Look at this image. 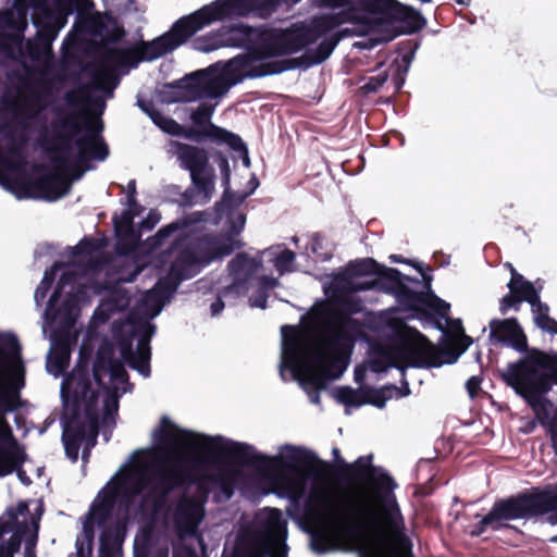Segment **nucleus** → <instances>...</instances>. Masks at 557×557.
<instances>
[{
    "label": "nucleus",
    "instance_id": "f257e3e1",
    "mask_svg": "<svg viewBox=\"0 0 557 557\" xmlns=\"http://www.w3.org/2000/svg\"><path fill=\"white\" fill-rule=\"evenodd\" d=\"M348 13H330L315 16L309 24L297 22L289 27L272 29L261 40V50L269 57H286L298 52V58L268 61L257 52L238 54L227 62L221 61L197 70L174 83L176 92L172 102H194L205 98L219 99L233 86L245 79L281 74L290 70H308L330 59L338 44L345 38L363 37L354 47L372 50L380 44L389 42L400 35H411L426 25L423 15L413 21H354L350 26Z\"/></svg>",
    "mask_w": 557,
    "mask_h": 557
},
{
    "label": "nucleus",
    "instance_id": "f03ea898",
    "mask_svg": "<svg viewBox=\"0 0 557 557\" xmlns=\"http://www.w3.org/2000/svg\"><path fill=\"white\" fill-rule=\"evenodd\" d=\"M166 429L184 436L185 445L199 462H231L258 471H267L272 467L280 468L284 472L273 491L276 496L288 499L295 506L304 500L308 507L334 520L344 519L325 475L330 465L312 449L286 443L277 447L276 455L270 456L245 442H237L220 434L209 435L182 429L168 416L161 418L159 428L152 433L153 440L162 445L174 442Z\"/></svg>",
    "mask_w": 557,
    "mask_h": 557
},
{
    "label": "nucleus",
    "instance_id": "7ed1b4c3",
    "mask_svg": "<svg viewBox=\"0 0 557 557\" xmlns=\"http://www.w3.org/2000/svg\"><path fill=\"white\" fill-rule=\"evenodd\" d=\"M358 323L351 317L331 313L321 321L317 336V360L320 368L307 374V354L298 338L294 335L295 326L282 325V345L278 372L282 381H295L308 393L312 404L320 403V392L331 381L338 380L347 370L355 341L352 333Z\"/></svg>",
    "mask_w": 557,
    "mask_h": 557
},
{
    "label": "nucleus",
    "instance_id": "20e7f679",
    "mask_svg": "<svg viewBox=\"0 0 557 557\" xmlns=\"http://www.w3.org/2000/svg\"><path fill=\"white\" fill-rule=\"evenodd\" d=\"M195 483L193 471L177 459L170 463L156 461L144 465L136 473L124 482H117L109 491L104 486L83 520L82 533L75 541L77 557H91L95 524L103 528L111 518L115 504L120 503L128 509L143 495V503L153 512H158L165 508L173 491Z\"/></svg>",
    "mask_w": 557,
    "mask_h": 557
},
{
    "label": "nucleus",
    "instance_id": "39448f33",
    "mask_svg": "<svg viewBox=\"0 0 557 557\" xmlns=\"http://www.w3.org/2000/svg\"><path fill=\"white\" fill-rule=\"evenodd\" d=\"M52 111L53 119L49 123L45 106L26 107L21 111V125L38 128L48 139L51 162L69 172L73 181H78L89 169L83 168L89 159L101 162L109 156L102 137L103 122L97 119L82 127L76 116L62 107H53Z\"/></svg>",
    "mask_w": 557,
    "mask_h": 557
},
{
    "label": "nucleus",
    "instance_id": "423d86ee",
    "mask_svg": "<svg viewBox=\"0 0 557 557\" xmlns=\"http://www.w3.org/2000/svg\"><path fill=\"white\" fill-rule=\"evenodd\" d=\"M95 268L90 260L84 264L73 263L64 267L42 313L41 331L44 336L47 335V330L50 327V348L46 358V370L54 377L63 376L64 380L75 370L73 369L69 374L64 373L70 363L72 348L78 336L75 323L79 313V294H83V290L77 281ZM81 354H83L82 358L87 362L88 369L90 351L82 346L77 361L81 359ZM87 376L90 381L88 371Z\"/></svg>",
    "mask_w": 557,
    "mask_h": 557
},
{
    "label": "nucleus",
    "instance_id": "0eeeda50",
    "mask_svg": "<svg viewBox=\"0 0 557 557\" xmlns=\"http://www.w3.org/2000/svg\"><path fill=\"white\" fill-rule=\"evenodd\" d=\"M15 0L16 14L0 17V25L12 33H3L0 48L14 60L28 59L34 63L44 62L52 57V44L61 29L66 25L73 8L59 0H29L28 7L34 10L32 24L37 32L34 38L25 40L24 33L28 26L27 7H18Z\"/></svg>",
    "mask_w": 557,
    "mask_h": 557
},
{
    "label": "nucleus",
    "instance_id": "6e6552de",
    "mask_svg": "<svg viewBox=\"0 0 557 557\" xmlns=\"http://www.w3.org/2000/svg\"><path fill=\"white\" fill-rule=\"evenodd\" d=\"M60 397L63 406L61 440L65 455L73 462L77 461L84 442L82 459L86 462L99 434V394L91 388L87 362L83 358L73 373L62 380Z\"/></svg>",
    "mask_w": 557,
    "mask_h": 557
},
{
    "label": "nucleus",
    "instance_id": "1a4fd4ad",
    "mask_svg": "<svg viewBox=\"0 0 557 557\" xmlns=\"http://www.w3.org/2000/svg\"><path fill=\"white\" fill-rule=\"evenodd\" d=\"M202 221V212H191L163 225L153 236L145 240L144 246H146L147 251H152L161 247L170 236L178 233L174 240V246L182 249L178 251L168 275L164 277L172 285L177 284V288L183 281L196 276L211 262L223 259L232 253V247H227L223 242H209L205 235L196 236L198 225Z\"/></svg>",
    "mask_w": 557,
    "mask_h": 557
},
{
    "label": "nucleus",
    "instance_id": "9d476101",
    "mask_svg": "<svg viewBox=\"0 0 557 557\" xmlns=\"http://www.w3.org/2000/svg\"><path fill=\"white\" fill-rule=\"evenodd\" d=\"M176 290L177 285H172L169 280H158L153 287L144 294L137 306L139 319L134 320L131 315L120 330L115 331L121 361L145 379L151 373L150 341L157 331L156 324L150 321L161 313Z\"/></svg>",
    "mask_w": 557,
    "mask_h": 557
},
{
    "label": "nucleus",
    "instance_id": "9b49d317",
    "mask_svg": "<svg viewBox=\"0 0 557 557\" xmlns=\"http://www.w3.org/2000/svg\"><path fill=\"white\" fill-rule=\"evenodd\" d=\"M257 2L258 0H214L202 5L175 21L169 32L150 41H143L137 51L138 60L133 66L135 67L139 61H153L172 52L196 33L216 22L248 16L249 12L256 9L261 15L273 9L272 2H269L270 4L260 10L255 7Z\"/></svg>",
    "mask_w": 557,
    "mask_h": 557
},
{
    "label": "nucleus",
    "instance_id": "f8f14e48",
    "mask_svg": "<svg viewBox=\"0 0 557 557\" xmlns=\"http://www.w3.org/2000/svg\"><path fill=\"white\" fill-rule=\"evenodd\" d=\"M92 377L99 387L106 389L102 400L103 412L101 419L99 418V433L108 443L115 426L120 397L133 391L125 366L115 357V348L109 341H103L97 349Z\"/></svg>",
    "mask_w": 557,
    "mask_h": 557
},
{
    "label": "nucleus",
    "instance_id": "ddd939ff",
    "mask_svg": "<svg viewBox=\"0 0 557 557\" xmlns=\"http://www.w3.org/2000/svg\"><path fill=\"white\" fill-rule=\"evenodd\" d=\"M400 355L405 366L395 363L394 358L385 350L375 352L370 360V370L375 373L386 372L389 368L398 369L403 375L407 368L416 369H431L440 368L444 363H453L455 359L450 361H444L442 354L437 351L434 345L421 333L412 342H406L400 347Z\"/></svg>",
    "mask_w": 557,
    "mask_h": 557
},
{
    "label": "nucleus",
    "instance_id": "4468645a",
    "mask_svg": "<svg viewBox=\"0 0 557 557\" xmlns=\"http://www.w3.org/2000/svg\"><path fill=\"white\" fill-rule=\"evenodd\" d=\"M362 10L372 16H364L357 21H413L417 15H423L414 8L404 4L398 0H358ZM319 8H347L355 9L352 0H311Z\"/></svg>",
    "mask_w": 557,
    "mask_h": 557
},
{
    "label": "nucleus",
    "instance_id": "2eb2a0df",
    "mask_svg": "<svg viewBox=\"0 0 557 557\" xmlns=\"http://www.w3.org/2000/svg\"><path fill=\"white\" fill-rule=\"evenodd\" d=\"M170 147L178 166L189 173L191 183L203 190L211 187V181L216 180V174L205 148L178 140H172Z\"/></svg>",
    "mask_w": 557,
    "mask_h": 557
},
{
    "label": "nucleus",
    "instance_id": "dca6fc26",
    "mask_svg": "<svg viewBox=\"0 0 557 557\" xmlns=\"http://www.w3.org/2000/svg\"><path fill=\"white\" fill-rule=\"evenodd\" d=\"M383 275L385 280H375L374 289L393 295L400 306L411 311H418L426 302V297L418 290L419 278L405 275L395 268H384Z\"/></svg>",
    "mask_w": 557,
    "mask_h": 557
},
{
    "label": "nucleus",
    "instance_id": "f3484780",
    "mask_svg": "<svg viewBox=\"0 0 557 557\" xmlns=\"http://www.w3.org/2000/svg\"><path fill=\"white\" fill-rule=\"evenodd\" d=\"M209 488L203 482L197 484V495L184 493L175 503L173 511L174 524L181 536H197L202 522L208 500Z\"/></svg>",
    "mask_w": 557,
    "mask_h": 557
},
{
    "label": "nucleus",
    "instance_id": "a211bd4d",
    "mask_svg": "<svg viewBox=\"0 0 557 557\" xmlns=\"http://www.w3.org/2000/svg\"><path fill=\"white\" fill-rule=\"evenodd\" d=\"M42 513L44 505L41 502L36 503L32 513L26 500H21L15 507L7 509V515L14 521L15 528L10 539L0 543V557H14L20 552L23 541L24 546L26 545V540L34 531L36 521V527H39Z\"/></svg>",
    "mask_w": 557,
    "mask_h": 557
},
{
    "label": "nucleus",
    "instance_id": "6ab92c4d",
    "mask_svg": "<svg viewBox=\"0 0 557 557\" xmlns=\"http://www.w3.org/2000/svg\"><path fill=\"white\" fill-rule=\"evenodd\" d=\"M253 34V27L239 23L222 26L195 37L191 48L195 51L210 53L221 48H240L247 46Z\"/></svg>",
    "mask_w": 557,
    "mask_h": 557
},
{
    "label": "nucleus",
    "instance_id": "aec40b11",
    "mask_svg": "<svg viewBox=\"0 0 557 557\" xmlns=\"http://www.w3.org/2000/svg\"><path fill=\"white\" fill-rule=\"evenodd\" d=\"M214 112L213 106L200 104L190 114L193 124L207 131L208 138L219 144L227 145L233 151L237 152L245 168H250L251 162L247 145L242 137L225 128L216 126L211 122Z\"/></svg>",
    "mask_w": 557,
    "mask_h": 557
},
{
    "label": "nucleus",
    "instance_id": "412c9836",
    "mask_svg": "<svg viewBox=\"0 0 557 557\" xmlns=\"http://www.w3.org/2000/svg\"><path fill=\"white\" fill-rule=\"evenodd\" d=\"M60 171L62 173L53 172L46 175L41 180L40 188L42 194L38 196V198L46 201H55L70 193L72 183L74 182L72 175L64 170ZM0 186L13 194L18 200L37 198V196L33 195L28 186H15L8 177L2 174H0Z\"/></svg>",
    "mask_w": 557,
    "mask_h": 557
},
{
    "label": "nucleus",
    "instance_id": "4be33fe9",
    "mask_svg": "<svg viewBox=\"0 0 557 557\" xmlns=\"http://www.w3.org/2000/svg\"><path fill=\"white\" fill-rule=\"evenodd\" d=\"M535 506L532 503L529 491H522L508 497L498 498L490 509L498 527L502 529H515L510 521L531 520L535 518Z\"/></svg>",
    "mask_w": 557,
    "mask_h": 557
},
{
    "label": "nucleus",
    "instance_id": "5701e85b",
    "mask_svg": "<svg viewBox=\"0 0 557 557\" xmlns=\"http://www.w3.org/2000/svg\"><path fill=\"white\" fill-rule=\"evenodd\" d=\"M90 8H92V3L89 0H84L83 9H79L77 3L75 4L76 23L81 25L85 33L102 41H117L124 35V32L117 27L115 21L108 14L85 12Z\"/></svg>",
    "mask_w": 557,
    "mask_h": 557
},
{
    "label": "nucleus",
    "instance_id": "b1692460",
    "mask_svg": "<svg viewBox=\"0 0 557 557\" xmlns=\"http://www.w3.org/2000/svg\"><path fill=\"white\" fill-rule=\"evenodd\" d=\"M114 233L116 237L114 247L115 253L120 257H124L125 262L131 263V272H122L117 281L122 283H133L144 270V265L139 264L134 258V253L140 245L141 230L139 227L137 228L135 225L122 228L115 225Z\"/></svg>",
    "mask_w": 557,
    "mask_h": 557
},
{
    "label": "nucleus",
    "instance_id": "393cba45",
    "mask_svg": "<svg viewBox=\"0 0 557 557\" xmlns=\"http://www.w3.org/2000/svg\"><path fill=\"white\" fill-rule=\"evenodd\" d=\"M502 376L508 386L512 387L528 401L536 393L535 381H544L537 369L525 359L510 362L503 371Z\"/></svg>",
    "mask_w": 557,
    "mask_h": 557
},
{
    "label": "nucleus",
    "instance_id": "a878e982",
    "mask_svg": "<svg viewBox=\"0 0 557 557\" xmlns=\"http://www.w3.org/2000/svg\"><path fill=\"white\" fill-rule=\"evenodd\" d=\"M488 329V341L492 345L500 344L518 352L527 351V337L516 318L492 319Z\"/></svg>",
    "mask_w": 557,
    "mask_h": 557
},
{
    "label": "nucleus",
    "instance_id": "bb28decb",
    "mask_svg": "<svg viewBox=\"0 0 557 557\" xmlns=\"http://www.w3.org/2000/svg\"><path fill=\"white\" fill-rule=\"evenodd\" d=\"M261 265L260 258H251L247 252H238L227 264L232 282L224 287L223 295L243 294Z\"/></svg>",
    "mask_w": 557,
    "mask_h": 557
},
{
    "label": "nucleus",
    "instance_id": "cd10ccee",
    "mask_svg": "<svg viewBox=\"0 0 557 557\" xmlns=\"http://www.w3.org/2000/svg\"><path fill=\"white\" fill-rule=\"evenodd\" d=\"M131 304V294L122 287H112L108 290L94 311L92 321L96 325L106 323L115 312H122Z\"/></svg>",
    "mask_w": 557,
    "mask_h": 557
},
{
    "label": "nucleus",
    "instance_id": "c85d7f7f",
    "mask_svg": "<svg viewBox=\"0 0 557 557\" xmlns=\"http://www.w3.org/2000/svg\"><path fill=\"white\" fill-rule=\"evenodd\" d=\"M216 164L221 172V182L223 187V194L220 201L214 205L215 213L221 219L222 215L228 212L233 206H239L246 199L247 195L236 196L231 189V166L228 158L219 153L216 156Z\"/></svg>",
    "mask_w": 557,
    "mask_h": 557
},
{
    "label": "nucleus",
    "instance_id": "c756f323",
    "mask_svg": "<svg viewBox=\"0 0 557 557\" xmlns=\"http://www.w3.org/2000/svg\"><path fill=\"white\" fill-rule=\"evenodd\" d=\"M331 288L334 295H347L358 292L371 290L375 288V280L356 281L355 276L346 265L344 271L334 273L329 286L324 289Z\"/></svg>",
    "mask_w": 557,
    "mask_h": 557
},
{
    "label": "nucleus",
    "instance_id": "7c9ffc66",
    "mask_svg": "<svg viewBox=\"0 0 557 557\" xmlns=\"http://www.w3.org/2000/svg\"><path fill=\"white\" fill-rule=\"evenodd\" d=\"M246 224V215L244 213H231L227 219V230L219 235H205L209 242H223L227 247H232V252L244 246V243L237 237L243 232Z\"/></svg>",
    "mask_w": 557,
    "mask_h": 557
},
{
    "label": "nucleus",
    "instance_id": "2f4dec72",
    "mask_svg": "<svg viewBox=\"0 0 557 557\" xmlns=\"http://www.w3.org/2000/svg\"><path fill=\"white\" fill-rule=\"evenodd\" d=\"M529 495L535 506V518L557 510V483L548 484L542 490L531 488Z\"/></svg>",
    "mask_w": 557,
    "mask_h": 557
},
{
    "label": "nucleus",
    "instance_id": "473e14b6",
    "mask_svg": "<svg viewBox=\"0 0 557 557\" xmlns=\"http://www.w3.org/2000/svg\"><path fill=\"white\" fill-rule=\"evenodd\" d=\"M372 455L361 456L355 461V466L359 469H368L372 481L386 492H394L397 487L395 480L381 467L372 465Z\"/></svg>",
    "mask_w": 557,
    "mask_h": 557
},
{
    "label": "nucleus",
    "instance_id": "72a5a7b5",
    "mask_svg": "<svg viewBox=\"0 0 557 557\" xmlns=\"http://www.w3.org/2000/svg\"><path fill=\"white\" fill-rule=\"evenodd\" d=\"M124 534L116 527L104 529L99 537V557H116L121 554Z\"/></svg>",
    "mask_w": 557,
    "mask_h": 557
},
{
    "label": "nucleus",
    "instance_id": "f704fd0d",
    "mask_svg": "<svg viewBox=\"0 0 557 557\" xmlns=\"http://www.w3.org/2000/svg\"><path fill=\"white\" fill-rule=\"evenodd\" d=\"M287 515L297 521L298 525L310 536V549L317 555H325L336 549L330 539L323 534L311 529L305 520L292 515L290 510H287Z\"/></svg>",
    "mask_w": 557,
    "mask_h": 557
},
{
    "label": "nucleus",
    "instance_id": "c9c22d12",
    "mask_svg": "<svg viewBox=\"0 0 557 557\" xmlns=\"http://www.w3.org/2000/svg\"><path fill=\"white\" fill-rule=\"evenodd\" d=\"M238 480L239 472L235 470H221L209 476V481L219 487L225 500L233 497Z\"/></svg>",
    "mask_w": 557,
    "mask_h": 557
},
{
    "label": "nucleus",
    "instance_id": "e433bc0d",
    "mask_svg": "<svg viewBox=\"0 0 557 557\" xmlns=\"http://www.w3.org/2000/svg\"><path fill=\"white\" fill-rule=\"evenodd\" d=\"M267 529L277 542V544L283 546V549L286 553V540L288 536L287 522L280 509H271L267 519Z\"/></svg>",
    "mask_w": 557,
    "mask_h": 557
},
{
    "label": "nucleus",
    "instance_id": "4c0bfd02",
    "mask_svg": "<svg viewBox=\"0 0 557 557\" xmlns=\"http://www.w3.org/2000/svg\"><path fill=\"white\" fill-rule=\"evenodd\" d=\"M1 132L4 135V138L8 140L7 144V152L10 157L14 158V169H23L26 166L27 162L25 157L22 153L23 145L25 144V139L18 140L13 132V129L10 127L9 124H3L0 127Z\"/></svg>",
    "mask_w": 557,
    "mask_h": 557
},
{
    "label": "nucleus",
    "instance_id": "58836bf2",
    "mask_svg": "<svg viewBox=\"0 0 557 557\" xmlns=\"http://www.w3.org/2000/svg\"><path fill=\"white\" fill-rule=\"evenodd\" d=\"M347 267L355 278L358 276L374 274L376 277L373 280H385L383 275V269L387 268L386 265L377 263L372 258H363L350 261L348 262Z\"/></svg>",
    "mask_w": 557,
    "mask_h": 557
},
{
    "label": "nucleus",
    "instance_id": "ea45409f",
    "mask_svg": "<svg viewBox=\"0 0 557 557\" xmlns=\"http://www.w3.org/2000/svg\"><path fill=\"white\" fill-rule=\"evenodd\" d=\"M215 193V181H211V187L201 189L197 185L190 182V186L185 189L182 194V199L187 206L194 205H207L212 199Z\"/></svg>",
    "mask_w": 557,
    "mask_h": 557
},
{
    "label": "nucleus",
    "instance_id": "a19ab883",
    "mask_svg": "<svg viewBox=\"0 0 557 557\" xmlns=\"http://www.w3.org/2000/svg\"><path fill=\"white\" fill-rule=\"evenodd\" d=\"M120 79L109 72H95L90 78L91 89L102 92L107 98H112Z\"/></svg>",
    "mask_w": 557,
    "mask_h": 557
},
{
    "label": "nucleus",
    "instance_id": "79ce46f5",
    "mask_svg": "<svg viewBox=\"0 0 557 557\" xmlns=\"http://www.w3.org/2000/svg\"><path fill=\"white\" fill-rule=\"evenodd\" d=\"M63 268V264L60 262H54L49 269L44 272L42 280L40 284L37 286L34 293V301L37 307L41 306V302L46 298L57 273Z\"/></svg>",
    "mask_w": 557,
    "mask_h": 557
},
{
    "label": "nucleus",
    "instance_id": "37998d69",
    "mask_svg": "<svg viewBox=\"0 0 557 557\" xmlns=\"http://www.w3.org/2000/svg\"><path fill=\"white\" fill-rule=\"evenodd\" d=\"M335 399L345 406L346 414H350V408H359L364 405V401L360 399L357 389L350 386L337 387L334 392Z\"/></svg>",
    "mask_w": 557,
    "mask_h": 557
},
{
    "label": "nucleus",
    "instance_id": "c03bdc74",
    "mask_svg": "<svg viewBox=\"0 0 557 557\" xmlns=\"http://www.w3.org/2000/svg\"><path fill=\"white\" fill-rule=\"evenodd\" d=\"M389 495L387 496V500H389V498H392V506L391 508L387 510V513H386V517H387V522L391 527V529L396 533V534H401L404 532V529H405V522H404V518L401 516V512H400V509L398 507V504L396 503V499L393 495V492H387Z\"/></svg>",
    "mask_w": 557,
    "mask_h": 557
},
{
    "label": "nucleus",
    "instance_id": "a18cd8bd",
    "mask_svg": "<svg viewBox=\"0 0 557 557\" xmlns=\"http://www.w3.org/2000/svg\"><path fill=\"white\" fill-rule=\"evenodd\" d=\"M389 398H392L391 386L385 385L381 388L369 389L368 398L363 401L364 405H372L379 409H383Z\"/></svg>",
    "mask_w": 557,
    "mask_h": 557
},
{
    "label": "nucleus",
    "instance_id": "49530a36",
    "mask_svg": "<svg viewBox=\"0 0 557 557\" xmlns=\"http://www.w3.org/2000/svg\"><path fill=\"white\" fill-rule=\"evenodd\" d=\"M510 293L517 296L520 302L525 301L530 305L539 302V292L530 281L523 282L520 286H517L515 292Z\"/></svg>",
    "mask_w": 557,
    "mask_h": 557
},
{
    "label": "nucleus",
    "instance_id": "de8ad7c7",
    "mask_svg": "<svg viewBox=\"0 0 557 557\" xmlns=\"http://www.w3.org/2000/svg\"><path fill=\"white\" fill-rule=\"evenodd\" d=\"M531 307L536 311V315L534 318L536 325L544 331L557 334V330H554L547 325V322H550V318L548 317V306L542 302L541 299L539 298V302L531 305ZM554 323L556 322L554 321Z\"/></svg>",
    "mask_w": 557,
    "mask_h": 557
},
{
    "label": "nucleus",
    "instance_id": "09e8293b",
    "mask_svg": "<svg viewBox=\"0 0 557 557\" xmlns=\"http://www.w3.org/2000/svg\"><path fill=\"white\" fill-rule=\"evenodd\" d=\"M139 213V207H128L123 209L120 215L112 216L113 228L116 226L127 227L134 226V219Z\"/></svg>",
    "mask_w": 557,
    "mask_h": 557
},
{
    "label": "nucleus",
    "instance_id": "8fccbe9b",
    "mask_svg": "<svg viewBox=\"0 0 557 557\" xmlns=\"http://www.w3.org/2000/svg\"><path fill=\"white\" fill-rule=\"evenodd\" d=\"M487 530L492 531H500V528L498 527L493 513L491 510L483 516L480 521L473 527L471 530L472 536H480L483 533H485Z\"/></svg>",
    "mask_w": 557,
    "mask_h": 557
},
{
    "label": "nucleus",
    "instance_id": "3c124183",
    "mask_svg": "<svg viewBox=\"0 0 557 557\" xmlns=\"http://www.w3.org/2000/svg\"><path fill=\"white\" fill-rule=\"evenodd\" d=\"M425 301L423 306L430 308L443 319L448 318V311L450 309L449 302L438 297L435 293L429 296Z\"/></svg>",
    "mask_w": 557,
    "mask_h": 557
},
{
    "label": "nucleus",
    "instance_id": "603ef678",
    "mask_svg": "<svg viewBox=\"0 0 557 557\" xmlns=\"http://www.w3.org/2000/svg\"><path fill=\"white\" fill-rule=\"evenodd\" d=\"M160 117H156L153 123L162 129L164 133L173 135V136H180L181 131L183 129V125L177 123L172 117L163 115L161 112L159 113Z\"/></svg>",
    "mask_w": 557,
    "mask_h": 557
},
{
    "label": "nucleus",
    "instance_id": "864d4df0",
    "mask_svg": "<svg viewBox=\"0 0 557 557\" xmlns=\"http://www.w3.org/2000/svg\"><path fill=\"white\" fill-rule=\"evenodd\" d=\"M160 117H156L153 123L162 129L164 133L173 135V136H180L181 131L183 129V125L177 123L172 117L163 115L161 112L159 113Z\"/></svg>",
    "mask_w": 557,
    "mask_h": 557
},
{
    "label": "nucleus",
    "instance_id": "5fc2aeb1",
    "mask_svg": "<svg viewBox=\"0 0 557 557\" xmlns=\"http://www.w3.org/2000/svg\"><path fill=\"white\" fill-rule=\"evenodd\" d=\"M301 0H258V2L256 3L255 7L259 8L260 10L265 7V4H270L269 2H272L273 4V9H271V11H269V13L267 14H260L259 10H252L249 12L248 15H253V16H258V17H261V18H265L268 16H270L273 12L276 11V9L282 4V3H286V4H297L298 2H300Z\"/></svg>",
    "mask_w": 557,
    "mask_h": 557
},
{
    "label": "nucleus",
    "instance_id": "6e6d98bb",
    "mask_svg": "<svg viewBox=\"0 0 557 557\" xmlns=\"http://www.w3.org/2000/svg\"><path fill=\"white\" fill-rule=\"evenodd\" d=\"M296 258V255L290 249H283L276 257H275V267L276 269L283 273L285 271L289 270L290 263L294 262Z\"/></svg>",
    "mask_w": 557,
    "mask_h": 557
},
{
    "label": "nucleus",
    "instance_id": "4d7b16f0",
    "mask_svg": "<svg viewBox=\"0 0 557 557\" xmlns=\"http://www.w3.org/2000/svg\"><path fill=\"white\" fill-rule=\"evenodd\" d=\"M413 268L420 273L421 275V278H422V283H423V290L422 294L428 298L429 296H431L432 294H434L433 289H432V281H433V276L432 274L430 273L431 272V269H429L428 271L424 270L423 268V264L421 262H416L413 264Z\"/></svg>",
    "mask_w": 557,
    "mask_h": 557
},
{
    "label": "nucleus",
    "instance_id": "13d9d810",
    "mask_svg": "<svg viewBox=\"0 0 557 557\" xmlns=\"http://www.w3.org/2000/svg\"><path fill=\"white\" fill-rule=\"evenodd\" d=\"M206 134H207V131L194 125L188 128L183 126V129L181 131L180 136H182L186 139L193 140L195 143H201L205 139H209L208 135H206Z\"/></svg>",
    "mask_w": 557,
    "mask_h": 557
},
{
    "label": "nucleus",
    "instance_id": "bf43d9fd",
    "mask_svg": "<svg viewBox=\"0 0 557 557\" xmlns=\"http://www.w3.org/2000/svg\"><path fill=\"white\" fill-rule=\"evenodd\" d=\"M37 523V521L35 522ZM36 525V524H34ZM38 542V525L34 527V531L30 536L26 540V545L24 547L23 557H37L36 555V546Z\"/></svg>",
    "mask_w": 557,
    "mask_h": 557
},
{
    "label": "nucleus",
    "instance_id": "052dcab7",
    "mask_svg": "<svg viewBox=\"0 0 557 557\" xmlns=\"http://www.w3.org/2000/svg\"><path fill=\"white\" fill-rule=\"evenodd\" d=\"M387 81V75L385 73H381L376 76H372L369 81L363 85L362 89L366 92H375L377 91Z\"/></svg>",
    "mask_w": 557,
    "mask_h": 557
},
{
    "label": "nucleus",
    "instance_id": "680f3d73",
    "mask_svg": "<svg viewBox=\"0 0 557 557\" xmlns=\"http://www.w3.org/2000/svg\"><path fill=\"white\" fill-rule=\"evenodd\" d=\"M306 249L314 255H319L321 261H327L331 258L330 255L319 253V250L322 249V238L319 234H314L310 238Z\"/></svg>",
    "mask_w": 557,
    "mask_h": 557
},
{
    "label": "nucleus",
    "instance_id": "e2e57ef3",
    "mask_svg": "<svg viewBox=\"0 0 557 557\" xmlns=\"http://www.w3.org/2000/svg\"><path fill=\"white\" fill-rule=\"evenodd\" d=\"M136 104L138 108L149 116V119L153 122L156 117H160V111L156 109L154 104L151 101L144 100L141 98H137Z\"/></svg>",
    "mask_w": 557,
    "mask_h": 557
},
{
    "label": "nucleus",
    "instance_id": "0e129e2a",
    "mask_svg": "<svg viewBox=\"0 0 557 557\" xmlns=\"http://www.w3.org/2000/svg\"><path fill=\"white\" fill-rule=\"evenodd\" d=\"M136 104L138 108L149 116V119L153 122L156 117H160V111L156 109L154 104L151 101L144 100L141 98H137Z\"/></svg>",
    "mask_w": 557,
    "mask_h": 557
},
{
    "label": "nucleus",
    "instance_id": "69168bd1",
    "mask_svg": "<svg viewBox=\"0 0 557 557\" xmlns=\"http://www.w3.org/2000/svg\"><path fill=\"white\" fill-rule=\"evenodd\" d=\"M506 267L509 268L511 274L510 281L507 284L510 292H515L517 286H520L523 282H528L522 274L517 272L511 263H506Z\"/></svg>",
    "mask_w": 557,
    "mask_h": 557
},
{
    "label": "nucleus",
    "instance_id": "338daca9",
    "mask_svg": "<svg viewBox=\"0 0 557 557\" xmlns=\"http://www.w3.org/2000/svg\"><path fill=\"white\" fill-rule=\"evenodd\" d=\"M520 301L517 296L510 293L500 299L499 311L502 314H505L510 308H516L517 310Z\"/></svg>",
    "mask_w": 557,
    "mask_h": 557
},
{
    "label": "nucleus",
    "instance_id": "774afa93",
    "mask_svg": "<svg viewBox=\"0 0 557 557\" xmlns=\"http://www.w3.org/2000/svg\"><path fill=\"white\" fill-rule=\"evenodd\" d=\"M160 221V215L156 211H150L139 223L141 231H151Z\"/></svg>",
    "mask_w": 557,
    "mask_h": 557
}]
</instances>
